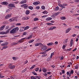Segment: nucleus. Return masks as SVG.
<instances>
[{"label": "nucleus", "instance_id": "61", "mask_svg": "<svg viewBox=\"0 0 79 79\" xmlns=\"http://www.w3.org/2000/svg\"><path fill=\"white\" fill-rule=\"evenodd\" d=\"M5 77V76H0V78H4Z\"/></svg>", "mask_w": 79, "mask_h": 79}, {"label": "nucleus", "instance_id": "16", "mask_svg": "<svg viewBox=\"0 0 79 79\" xmlns=\"http://www.w3.org/2000/svg\"><path fill=\"white\" fill-rule=\"evenodd\" d=\"M71 31V29L70 28H68L66 30V31L65 32L66 33H68L69 31Z\"/></svg>", "mask_w": 79, "mask_h": 79}, {"label": "nucleus", "instance_id": "28", "mask_svg": "<svg viewBox=\"0 0 79 79\" xmlns=\"http://www.w3.org/2000/svg\"><path fill=\"white\" fill-rule=\"evenodd\" d=\"M35 65H33L32 66V67H31L30 69H32L34 68H35Z\"/></svg>", "mask_w": 79, "mask_h": 79}, {"label": "nucleus", "instance_id": "33", "mask_svg": "<svg viewBox=\"0 0 79 79\" xmlns=\"http://www.w3.org/2000/svg\"><path fill=\"white\" fill-rule=\"evenodd\" d=\"M34 41V40H32L29 41V43H32Z\"/></svg>", "mask_w": 79, "mask_h": 79}, {"label": "nucleus", "instance_id": "27", "mask_svg": "<svg viewBox=\"0 0 79 79\" xmlns=\"http://www.w3.org/2000/svg\"><path fill=\"white\" fill-rule=\"evenodd\" d=\"M60 6V7L63 8H65L64 6H63V5L62 4H61L60 5V6Z\"/></svg>", "mask_w": 79, "mask_h": 79}, {"label": "nucleus", "instance_id": "26", "mask_svg": "<svg viewBox=\"0 0 79 79\" xmlns=\"http://www.w3.org/2000/svg\"><path fill=\"white\" fill-rule=\"evenodd\" d=\"M41 8H42V10H45V6H41Z\"/></svg>", "mask_w": 79, "mask_h": 79}, {"label": "nucleus", "instance_id": "40", "mask_svg": "<svg viewBox=\"0 0 79 79\" xmlns=\"http://www.w3.org/2000/svg\"><path fill=\"white\" fill-rule=\"evenodd\" d=\"M2 48L3 49H6V48H8L7 46H4L2 47Z\"/></svg>", "mask_w": 79, "mask_h": 79}, {"label": "nucleus", "instance_id": "5", "mask_svg": "<svg viewBox=\"0 0 79 79\" xmlns=\"http://www.w3.org/2000/svg\"><path fill=\"white\" fill-rule=\"evenodd\" d=\"M11 64H10V67L9 68L10 69H14L15 68V65H11Z\"/></svg>", "mask_w": 79, "mask_h": 79}, {"label": "nucleus", "instance_id": "56", "mask_svg": "<svg viewBox=\"0 0 79 79\" xmlns=\"http://www.w3.org/2000/svg\"><path fill=\"white\" fill-rule=\"evenodd\" d=\"M71 50V48H69V49H67V52H69Z\"/></svg>", "mask_w": 79, "mask_h": 79}, {"label": "nucleus", "instance_id": "51", "mask_svg": "<svg viewBox=\"0 0 79 79\" xmlns=\"http://www.w3.org/2000/svg\"><path fill=\"white\" fill-rule=\"evenodd\" d=\"M4 44V46H5V45H8V42H6Z\"/></svg>", "mask_w": 79, "mask_h": 79}, {"label": "nucleus", "instance_id": "47", "mask_svg": "<svg viewBox=\"0 0 79 79\" xmlns=\"http://www.w3.org/2000/svg\"><path fill=\"white\" fill-rule=\"evenodd\" d=\"M32 35H30L28 37L27 39H31V38H32Z\"/></svg>", "mask_w": 79, "mask_h": 79}, {"label": "nucleus", "instance_id": "31", "mask_svg": "<svg viewBox=\"0 0 79 79\" xmlns=\"http://www.w3.org/2000/svg\"><path fill=\"white\" fill-rule=\"evenodd\" d=\"M53 55H54V52H52L51 53V56H50L51 58H52V57H53Z\"/></svg>", "mask_w": 79, "mask_h": 79}, {"label": "nucleus", "instance_id": "39", "mask_svg": "<svg viewBox=\"0 0 79 79\" xmlns=\"http://www.w3.org/2000/svg\"><path fill=\"white\" fill-rule=\"evenodd\" d=\"M43 13L44 14H47V13H48V12H47V11L45 10L43 12Z\"/></svg>", "mask_w": 79, "mask_h": 79}, {"label": "nucleus", "instance_id": "34", "mask_svg": "<svg viewBox=\"0 0 79 79\" xmlns=\"http://www.w3.org/2000/svg\"><path fill=\"white\" fill-rule=\"evenodd\" d=\"M27 32H26V31H25L23 33V35H27Z\"/></svg>", "mask_w": 79, "mask_h": 79}, {"label": "nucleus", "instance_id": "57", "mask_svg": "<svg viewBox=\"0 0 79 79\" xmlns=\"http://www.w3.org/2000/svg\"><path fill=\"white\" fill-rule=\"evenodd\" d=\"M50 57H48L47 59V61H50Z\"/></svg>", "mask_w": 79, "mask_h": 79}, {"label": "nucleus", "instance_id": "60", "mask_svg": "<svg viewBox=\"0 0 79 79\" xmlns=\"http://www.w3.org/2000/svg\"><path fill=\"white\" fill-rule=\"evenodd\" d=\"M72 37H76V34H74L72 35Z\"/></svg>", "mask_w": 79, "mask_h": 79}, {"label": "nucleus", "instance_id": "8", "mask_svg": "<svg viewBox=\"0 0 79 79\" xmlns=\"http://www.w3.org/2000/svg\"><path fill=\"white\" fill-rule=\"evenodd\" d=\"M40 3L39 2H33V5H35V6H37V5H39V4H40Z\"/></svg>", "mask_w": 79, "mask_h": 79}, {"label": "nucleus", "instance_id": "10", "mask_svg": "<svg viewBox=\"0 0 79 79\" xmlns=\"http://www.w3.org/2000/svg\"><path fill=\"white\" fill-rule=\"evenodd\" d=\"M27 2V0H23L20 2V4L25 3Z\"/></svg>", "mask_w": 79, "mask_h": 79}, {"label": "nucleus", "instance_id": "6", "mask_svg": "<svg viewBox=\"0 0 79 79\" xmlns=\"http://www.w3.org/2000/svg\"><path fill=\"white\" fill-rule=\"evenodd\" d=\"M48 47H47L43 46L41 49V50L43 51V50H45L46 49H47Z\"/></svg>", "mask_w": 79, "mask_h": 79}, {"label": "nucleus", "instance_id": "55", "mask_svg": "<svg viewBox=\"0 0 79 79\" xmlns=\"http://www.w3.org/2000/svg\"><path fill=\"white\" fill-rule=\"evenodd\" d=\"M51 66L52 68H55V65H51Z\"/></svg>", "mask_w": 79, "mask_h": 79}, {"label": "nucleus", "instance_id": "30", "mask_svg": "<svg viewBox=\"0 0 79 79\" xmlns=\"http://www.w3.org/2000/svg\"><path fill=\"white\" fill-rule=\"evenodd\" d=\"M68 41V39H67L65 40V42L64 43V44H67Z\"/></svg>", "mask_w": 79, "mask_h": 79}, {"label": "nucleus", "instance_id": "18", "mask_svg": "<svg viewBox=\"0 0 79 79\" xmlns=\"http://www.w3.org/2000/svg\"><path fill=\"white\" fill-rule=\"evenodd\" d=\"M42 71L44 72V73H45V72H47V69L45 68H43L42 69Z\"/></svg>", "mask_w": 79, "mask_h": 79}, {"label": "nucleus", "instance_id": "23", "mask_svg": "<svg viewBox=\"0 0 79 79\" xmlns=\"http://www.w3.org/2000/svg\"><path fill=\"white\" fill-rule=\"evenodd\" d=\"M75 69H77L79 67V65L78 64H77V65L76 66H75Z\"/></svg>", "mask_w": 79, "mask_h": 79}, {"label": "nucleus", "instance_id": "46", "mask_svg": "<svg viewBox=\"0 0 79 79\" xmlns=\"http://www.w3.org/2000/svg\"><path fill=\"white\" fill-rule=\"evenodd\" d=\"M35 45L36 47H38V46H39V43H36L35 44Z\"/></svg>", "mask_w": 79, "mask_h": 79}, {"label": "nucleus", "instance_id": "2", "mask_svg": "<svg viewBox=\"0 0 79 79\" xmlns=\"http://www.w3.org/2000/svg\"><path fill=\"white\" fill-rule=\"evenodd\" d=\"M10 34H15V33H16V32H15V30L14 29L11 30L10 31Z\"/></svg>", "mask_w": 79, "mask_h": 79}, {"label": "nucleus", "instance_id": "62", "mask_svg": "<svg viewBox=\"0 0 79 79\" xmlns=\"http://www.w3.org/2000/svg\"><path fill=\"white\" fill-rule=\"evenodd\" d=\"M58 42L57 41H56L55 43V45H57V44H58Z\"/></svg>", "mask_w": 79, "mask_h": 79}, {"label": "nucleus", "instance_id": "35", "mask_svg": "<svg viewBox=\"0 0 79 79\" xmlns=\"http://www.w3.org/2000/svg\"><path fill=\"white\" fill-rule=\"evenodd\" d=\"M59 10V7L58 6H57L55 8V10L56 11H58Z\"/></svg>", "mask_w": 79, "mask_h": 79}, {"label": "nucleus", "instance_id": "17", "mask_svg": "<svg viewBox=\"0 0 79 79\" xmlns=\"http://www.w3.org/2000/svg\"><path fill=\"white\" fill-rule=\"evenodd\" d=\"M60 19L61 20H64L66 19V17L64 16H62L60 18Z\"/></svg>", "mask_w": 79, "mask_h": 79}, {"label": "nucleus", "instance_id": "37", "mask_svg": "<svg viewBox=\"0 0 79 79\" xmlns=\"http://www.w3.org/2000/svg\"><path fill=\"white\" fill-rule=\"evenodd\" d=\"M66 46H67V44H66V46H65L64 45H63V47H62L63 49L64 50V49L66 48Z\"/></svg>", "mask_w": 79, "mask_h": 79}, {"label": "nucleus", "instance_id": "20", "mask_svg": "<svg viewBox=\"0 0 79 79\" xmlns=\"http://www.w3.org/2000/svg\"><path fill=\"white\" fill-rule=\"evenodd\" d=\"M23 31H24V27H22L19 31L20 32H23Z\"/></svg>", "mask_w": 79, "mask_h": 79}, {"label": "nucleus", "instance_id": "63", "mask_svg": "<svg viewBox=\"0 0 79 79\" xmlns=\"http://www.w3.org/2000/svg\"><path fill=\"white\" fill-rule=\"evenodd\" d=\"M79 26H75V28H76L77 29H79Z\"/></svg>", "mask_w": 79, "mask_h": 79}, {"label": "nucleus", "instance_id": "49", "mask_svg": "<svg viewBox=\"0 0 79 79\" xmlns=\"http://www.w3.org/2000/svg\"><path fill=\"white\" fill-rule=\"evenodd\" d=\"M60 12H58L56 13H55V16H57L58 14H60Z\"/></svg>", "mask_w": 79, "mask_h": 79}, {"label": "nucleus", "instance_id": "19", "mask_svg": "<svg viewBox=\"0 0 79 79\" xmlns=\"http://www.w3.org/2000/svg\"><path fill=\"white\" fill-rule=\"evenodd\" d=\"M14 30L15 31V32H16V31H18L19 30V28L18 27H16L14 28Z\"/></svg>", "mask_w": 79, "mask_h": 79}, {"label": "nucleus", "instance_id": "4", "mask_svg": "<svg viewBox=\"0 0 79 79\" xmlns=\"http://www.w3.org/2000/svg\"><path fill=\"white\" fill-rule=\"evenodd\" d=\"M25 39H27V38H22L19 40L18 42H19L20 43H22V42H24V40Z\"/></svg>", "mask_w": 79, "mask_h": 79}, {"label": "nucleus", "instance_id": "7", "mask_svg": "<svg viewBox=\"0 0 79 79\" xmlns=\"http://www.w3.org/2000/svg\"><path fill=\"white\" fill-rule=\"evenodd\" d=\"M14 27H15V26L13 25L12 26H11L10 27V28H9L8 30H7V32H8V33H9V32H10V31L11 29H14Z\"/></svg>", "mask_w": 79, "mask_h": 79}, {"label": "nucleus", "instance_id": "24", "mask_svg": "<svg viewBox=\"0 0 79 79\" xmlns=\"http://www.w3.org/2000/svg\"><path fill=\"white\" fill-rule=\"evenodd\" d=\"M32 73L33 74V75H35V76H37V73H35V72H32Z\"/></svg>", "mask_w": 79, "mask_h": 79}, {"label": "nucleus", "instance_id": "44", "mask_svg": "<svg viewBox=\"0 0 79 79\" xmlns=\"http://www.w3.org/2000/svg\"><path fill=\"white\" fill-rule=\"evenodd\" d=\"M39 68L38 67H37L36 68V69H35V71H39Z\"/></svg>", "mask_w": 79, "mask_h": 79}, {"label": "nucleus", "instance_id": "59", "mask_svg": "<svg viewBox=\"0 0 79 79\" xmlns=\"http://www.w3.org/2000/svg\"><path fill=\"white\" fill-rule=\"evenodd\" d=\"M73 44V43H70V47H72V45Z\"/></svg>", "mask_w": 79, "mask_h": 79}, {"label": "nucleus", "instance_id": "54", "mask_svg": "<svg viewBox=\"0 0 79 79\" xmlns=\"http://www.w3.org/2000/svg\"><path fill=\"white\" fill-rule=\"evenodd\" d=\"M65 73V71H64V70H62V74H64Z\"/></svg>", "mask_w": 79, "mask_h": 79}, {"label": "nucleus", "instance_id": "13", "mask_svg": "<svg viewBox=\"0 0 79 79\" xmlns=\"http://www.w3.org/2000/svg\"><path fill=\"white\" fill-rule=\"evenodd\" d=\"M5 26H2L0 28V31H3V30L4 29H5Z\"/></svg>", "mask_w": 79, "mask_h": 79}, {"label": "nucleus", "instance_id": "52", "mask_svg": "<svg viewBox=\"0 0 79 79\" xmlns=\"http://www.w3.org/2000/svg\"><path fill=\"white\" fill-rule=\"evenodd\" d=\"M18 43H12V45H16V44H17Z\"/></svg>", "mask_w": 79, "mask_h": 79}, {"label": "nucleus", "instance_id": "53", "mask_svg": "<svg viewBox=\"0 0 79 79\" xmlns=\"http://www.w3.org/2000/svg\"><path fill=\"white\" fill-rule=\"evenodd\" d=\"M21 24L20 23H17L16 24V26H20L21 25Z\"/></svg>", "mask_w": 79, "mask_h": 79}, {"label": "nucleus", "instance_id": "36", "mask_svg": "<svg viewBox=\"0 0 79 79\" xmlns=\"http://www.w3.org/2000/svg\"><path fill=\"white\" fill-rule=\"evenodd\" d=\"M10 28V26H6L5 27L6 29H8Z\"/></svg>", "mask_w": 79, "mask_h": 79}, {"label": "nucleus", "instance_id": "45", "mask_svg": "<svg viewBox=\"0 0 79 79\" xmlns=\"http://www.w3.org/2000/svg\"><path fill=\"white\" fill-rule=\"evenodd\" d=\"M17 57H12V59H13V60H16V59Z\"/></svg>", "mask_w": 79, "mask_h": 79}, {"label": "nucleus", "instance_id": "11", "mask_svg": "<svg viewBox=\"0 0 79 79\" xmlns=\"http://www.w3.org/2000/svg\"><path fill=\"white\" fill-rule=\"evenodd\" d=\"M2 5H7L8 4V3L6 2H2Z\"/></svg>", "mask_w": 79, "mask_h": 79}, {"label": "nucleus", "instance_id": "12", "mask_svg": "<svg viewBox=\"0 0 79 79\" xmlns=\"http://www.w3.org/2000/svg\"><path fill=\"white\" fill-rule=\"evenodd\" d=\"M52 18L51 17H48L46 19V20L47 21H50V20H52Z\"/></svg>", "mask_w": 79, "mask_h": 79}, {"label": "nucleus", "instance_id": "58", "mask_svg": "<svg viewBox=\"0 0 79 79\" xmlns=\"http://www.w3.org/2000/svg\"><path fill=\"white\" fill-rule=\"evenodd\" d=\"M36 10H39V9H40V7L37 6V7H36Z\"/></svg>", "mask_w": 79, "mask_h": 79}, {"label": "nucleus", "instance_id": "32", "mask_svg": "<svg viewBox=\"0 0 79 79\" xmlns=\"http://www.w3.org/2000/svg\"><path fill=\"white\" fill-rule=\"evenodd\" d=\"M28 8L30 10H33V7L32 6H29L28 7Z\"/></svg>", "mask_w": 79, "mask_h": 79}, {"label": "nucleus", "instance_id": "14", "mask_svg": "<svg viewBox=\"0 0 79 79\" xmlns=\"http://www.w3.org/2000/svg\"><path fill=\"white\" fill-rule=\"evenodd\" d=\"M11 16V15H6V19H8V18H10Z\"/></svg>", "mask_w": 79, "mask_h": 79}, {"label": "nucleus", "instance_id": "38", "mask_svg": "<svg viewBox=\"0 0 79 79\" xmlns=\"http://www.w3.org/2000/svg\"><path fill=\"white\" fill-rule=\"evenodd\" d=\"M60 3H61V1H60V0H59L58 2V5L59 6H60V5H61Z\"/></svg>", "mask_w": 79, "mask_h": 79}, {"label": "nucleus", "instance_id": "48", "mask_svg": "<svg viewBox=\"0 0 79 79\" xmlns=\"http://www.w3.org/2000/svg\"><path fill=\"white\" fill-rule=\"evenodd\" d=\"M63 59H64V57H63V56H62L60 59V60L61 61V60H63Z\"/></svg>", "mask_w": 79, "mask_h": 79}, {"label": "nucleus", "instance_id": "42", "mask_svg": "<svg viewBox=\"0 0 79 79\" xmlns=\"http://www.w3.org/2000/svg\"><path fill=\"white\" fill-rule=\"evenodd\" d=\"M52 49V48H49L47 50H46L45 51V52H48V51Z\"/></svg>", "mask_w": 79, "mask_h": 79}, {"label": "nucleus", "instance_id": "25", "mask_svg": "<svg viewBox=\"0 0 79 79\" xmlns=\"http://www.w3.org/2000/svg\"><path fill=\"white\" fill-rule=\"evenodd\" d=\"M29 28V27L28 26H26L24 29V31H25V30H27V29H28Z\"/></svg>", "mask_w": 79, "mask_h": 79}, {"label": "nucleus", "instance_id": "43", "mask_svg": "<svg viewBox=\"0 0 79 79\" xmlns=\"http://www.w3.org/2000/svg\"><path fill=\"white\" fill-rule=\"evenodd\" d=\"M39 20V19L37 18H35L34 19V21H37Z\"/></svg>", "mask_w": 79, "mask_h": 79}, {"label": "nucleus", "instance_id": "9", "mask_svg": "<svg viewBox=\"0 0 79 79\" xmlns=\"http://www.w3.org/2000/svg\"><path fill=\"white\" fill-rule=\"evenodd\" d=\"M56 29V27H52L49 28L48 30H49V31H52V30H53V29Z\"/></svg>", "mask_w": 79, "mask_h": 79}, {"label": "nucleus", "instance_id": "64", "mask_svg": "<svg viewBox=\"0 0 79 79\" xmlns=\"http://www.w3.org/2000/svg\"><path fill=\"white\" fill-rule=\"evenodd\" d=\"M77 50V48H75L74 50H73V52H75V51H76V50Z\"/></svg>", "mask_w": 79, "mask_h": 79}, {"label": "nucleus", "instance_id": "21", "mask_svg": "<svg viewBox=\"0 0 79 79\" xmlns=\"http://www.w3.org/2000/svg\"><path fill=\"white\" fill-rule=\"evenodd\" d=\"M25 6H24V8L25 9H27V8H28V6H27V4H25Z\"/></svg>", "mask_w": 79, "mask_h": 79}, {"label": "nucleus", "instance_id": "1", "mask_svg": "<svg viewBox=\"0 0 79 79\" xmlns=\"http://www.w3.org/2000/svg\"><path fill=\"white\" fill-rule=\"evenodd\" d=\"M13 7L15 8V4H10L9 5L8 8L9 9H11V10H12V9H13Z\"/></svg>", "mask_w": 79, "mask_h": 79}, {"label": "nucleus", "instance_id": "50", "mask_svg": "<svg viewBox=\"0 0 79 79\" xmlns=\"http://www.w3.org/2000/svg\"><path fill=\"white\" fill-rule=\"evenodd\" d=\"M27 71V69H25L24 70H23L22 71V73H24L25 71Z\"/></svg>", "mask_w": 79, "mask_h": 79}, {"label": "nucleus", "instance_id": "3", "mask_svg": "<svg viewBox=\"0 0 79 79\" xmlns=\"http://www.w3.org/2000/svg\"><path fill=\"white\" fill-rule=\"evenodd\" d=\"M8 32V31L7 30L5 31H1L0 32V34L4 35V34H7Z\"/></svg>", "mask_w": 79, "mask_h": 79}, {"label": "nucleus", "instance_id": "41", "mask_svg": "<svg viewBox=\"0 0 79 79\" xmlns=\"http://www.w3.org/2000/svg\"><path fill=\"white\" fill-rule=\"evenodd\" d=\"M46 24L47 25H48L49 26H50L52 24H53L51 23H46Z\"/></svg>", "mask_w": 79, "mask_h": 79}, {"label": "nucleus", "instance_id": "15", "mask_svg": "<svg viewBox=\"0 0 79 79\" xmlns=\"http://www.w3.org/2000/svg\"><path fill=\"white\" fill-rule=\"evenodd\" d=\"M26 14L27 15H28L30 13V11L29 10H27L25 12Z\"/></svg>", "mask_w": 79, "mask_h": 79}, {"label": "nucleus", "instance_id": "22", "mask_svg": "<svg viewBox=\"0 0 79 79\" xmlns=\"http://www.w3.org/2000/svg\"><path fill=\"white\" fill-rule=\"evenodd\" d=\"M53 43H52V42L48 44L47 45H48V46H49L50 45H53Z\"/></svg>", "mask_w": 79, "mask_h": 79}, {"label": "nucleus", "instance_id": "29", "mask_svg": "<svg viewBox=\"0 0 79 79\" xmlns=\"http://www.w3.org/2000/svg\"><path fill=\"white\" fill-rule=\"evenodd\" d=\"M36 77L31 76V79H37V78L35 77Z\"/></svg>", "mask_w": 79, "mask_h": 79}]
</instances>
